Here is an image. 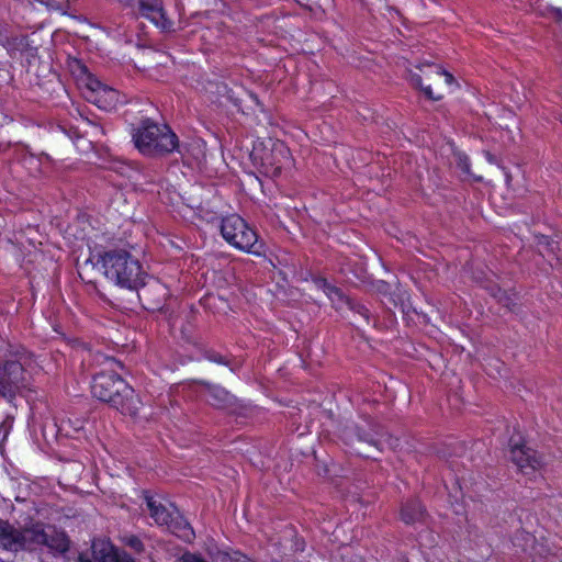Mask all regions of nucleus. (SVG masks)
I'll list each match as a JSON object with an SVG mask.
<instances>
[{
    "label": "nucleus",
    "mask_w": 562,
    "mask_h": 562,
    "mask_svg": "<svg viewBox=\"0 0 562 562\" xmlns=\"http://www.w3.org/2000/svg\"><path fill=\"white\" fill-rule=\"evenodd\" d=\"M44 544L53 551L64 553L69 548L65 532L52 526L44 527L41 522H32L23 529L8 521L0 520V548L10 551L32 549Z\"/></svg>",
    "instance_id": "f257e3e1"
},
{
    "label": "nucleus",
    "mask_w": 562,
    "mask_h": 562,
    "mask_svg": "<svg viewBox=\"0 0 562 562\" xmlns=\"http://www.w3.org/2000/svg\"><path fill=\"white\" fill-rule=\"evenodd\" d=\"M91 392L94 397L121 411L122 414L135 416L139 409V400L124 380L115 373H98L92 381Z\"/></svg>",
    "instance_id": "f03ea898"
},
{
    "label": "nucleus",
    "mask_w": 562,
    "mask_h": 562,
    "mask_svg": "<svg viewBox=\"0 0 562 562\" xmlns=\"http://www.w3.org/2000/svg\"><path fill=\"white\" fill-rule=\"evenodd\" d=\"M104 276L115 284L136 289L144 284L145 273L137 259L125 250H113L101 257Z\"/></svg>",
    "instance_id": "7ed1b4c3"
},
{
    "label": "nucleus",
    "mask_w": 562,
    "mask_h": 562,
    "mask_svg": "<svg viewBox=\"0 0 562 562\" xmlns=\"http://www.w3.org/2000/svg\"><path fill=\"white\" fill-rule=\"evenodd\" d=\"M136 148L146 156H161L178 147L176 134L167 126L150 120L142 121L133 133Z\"/></svg>",
    "instance_id": "20e7f679"
},
{
    "label": "nucleus",
    "mask_w": 562,
    "mask_h": 562,
    "mask_svg": "<svg viewBox=\"0 0 562 562\" xmlns=\"http://www.w3.org/2000/svg\"><path fill=\"white\" fill-rule=\"evenodd\" d=\"M34 370V360L25 352L5 360L0 366V395L11 401L27 386Z\"/></svg>",
    "instance_id": "39448f33"
},
{
    "label": "nucleus",
    "mask_w": 562,
    "mask_h": 562,
    "mask_svg": "<svg viewBox=\"0 0 562 562\" xmlns=\"http://www.w3.org/2000/svg\"><path fill=\"white\" fill-rule=\"evenodd\" d=\"M69 67L72 74L77 76L80 83L86 87L85 97L88 101L106 111L116 108L120 103V94L116 90L102 83L77 59L70 61Z\"/></svg>",
    "instance_id": "423d86ee"
},
{
    "label": "nucleus",
    "mask_w": 562,
    "mask_h": 562,
    "mask_svg": "<svg viewBox=\"0 0 562 562\" xmlns=\"http://www.w3.org/2000/svg\"><path fill=\"white\" fill-rule=\"evenodd\" d=\"M221 233L224 239L237 249L255 255L261 254L256 232L240 216L233 214L223 218Z\"/></svg>",
    "instance_id": "0eeeda50"
},
{
    "label": "nucleus",
    "mask_w": 562,
    "mask_h": 562,
    "mask_svg": "<svg viewBox=\"0 0 562 562\" xmlns=\"http://www.w3.org/2000/svg\"><path fill=\"white\" fill-rule=\"evenodd\" d=\"M144 498L150 516L157 525L167 527L172 533L186 541H190L192 539V529L180 518L176 508H168L154 496H149L147 494H145Z\"/></svg>",
    "instance_id": "6e6552de"
},
{
    "label": "nucleus",
    "mask_w": 562,
    "mask_h": 562,
    "mask_svg": "<svg viewBox=\"0 0 562 562\" xmlns=\"http://www.w3.org/2000/svg\"><path fill=\"white\" fill-rule=\"evenodd\" d=\"M124 8L148 19L157 27L168 31L171 22L167 19L160 0H117Z\"/></svg>",
    "instance_id": "1a4fd4ad"
},
{
    "label": "nucleus",
    "mask_w": 562,
    "mask_h": 562,
    "mask_svg": "<svg viewBox=\"0 0 562 562\" xmlns=\"http://www.w3.org/2000/svg\"><path fill=\"white\" fill-rule=\"evenodd\" d=\"M282 151V145L277 149H271L263 142H256L249 156L254 165L261 168L262 172L268 176H277L282 168L277 155Z\"/></svg>",
    "instance_id": "9d476101"
},
{
    "label": "nucleus",
    "mask_w": 562,
    "mask_h": 562,
    "mask_svg": "<svg viewBox=\"0 0 562 562\" xmlns=\"http://www.w3.org/2000/svg\"><path fill=\"white\" fill-rule=\"evenodd\" d=\"M510 459L525 475H532L543 465L542 458L536 451L515 442L510 446Z\"/></svg>",
    "instance_id": "9b49d317"
},
{
    "label": "nucleus",
    "mask_w": 562,
    "mask_h": 562,
    "mask_svg": "<svg viewBox=\"0 0 562 562\" xmlns=\"http://www.w3.org/2000/svg\"><path fill=\"white\" fill-rule=\"evenodd\" d=\"M513 543L515 547L528 552L531 562H539L544 558V553H547L544 544L537 542L536 538L526 531L517 533Z\"/></svg>",
    "instance_id": "f8f14e48"
},
{
    "label": "nucleus",
    "mask_w": 562,
    "mask_h": 562,
    "mask_svg": "<svg viewBox=\"0 0 562 562\" xmlns=\"http://www.w3.org/2000/svg\"><path fill=\"white\" fill-rule=\"evenodd\" d=\"M93 558L99 562H120L121 551L106 539H97L92 542Z\"/></svg>",
    "instance_id": "ddd939ff"
},
{
    "label": "nucleus",
    "mask_w": 562,
    "mask_h": 562,
    "mask_svg": "<svg viewBox=\"0 0 562 562\" xmlns=\"http://www.w3.org/2000/svg\"><path fill=\"white\" fill-rule=\"evenodd\" d=\"M313 284L315 289L324 292L337 311H341L345 306H349V301L344 296L341 291L328 284L326 280L316 279L313 281Z\"/></svg>",
    "instance_id": "4468645a"
},
{
    "label": "nucleus",
    "mask_w": 562,
    "mask_h": 562,
    "mask_svg": "<svg viewBox=\"0 0 562 562\" xmlns=\"http://www.w3.org/2000/svg\"><path fill=\"white\" fill-rule=\"evenodd\" d=\"M207 401L215 407L229 408L235 398L225 389L214 385L207 390Z\"/></svg>",
    "instance_id": "2eb2a0df"
},
{
    "label": "nucleus",
    "mask_w": 562,
    "mask_h": 562,
    "mask_svg": "<svg viewBox=\"0 0 562 562\" xmlns=\"http://www.w3.org/2000/svg\"><path fill=\"white\" fill-rule=\"evenodd\" d=\"M402 519L406 524H414L423 516V508L419 503L412 502L406 504L402 509Z\"/></svg>",
    "instance_id": "dca6fc26"
},
{
    "label": "nucleus",
    "mask_w": 562,
    "mask_h": 562,
    "mask_svg": "<svg viewBox=\"0 0 562 562\" xmlns=\"http://www.w3.org/2000/svg\"><path fill=\"white\" fill-rule=\"evenodd\" d=\"M412 81H413V83H414L416 87H420V88H422V90L424 91V93H425V95H426L427 98H429V99H431V100H436V101H437V100H440V99L442 98V94H440V93H439V94H435V93L432 92V89H431V87H430V86H426V87H424V86L422 85V79H420V77H419L418 75H414V76L412 77Z\"/></svg>",
    "instance_id": "f3484780"
},
{
    "label": "nucleus",
    "mask_w": 562,
    "mask_h": 562,
    "mask_svg": "<svg viewBox=\"0 0 562 562\" xmlns=\"http://www.w3.org/2000/svg\"><path fill=\"white\" fill-rule=\"evenodd\" d=\"M542 14L558 23L562 22V8L548 5Z\"/></svg>",
    "instance_id": "a211bd4d"
},
{
    "label": "nucleus",
    "mask_w": 562,
    "mask_h": 562,
    "mask_svg": "<svg viewBox=\"0 0 562 562\" xmlns=\"http://www.w3.org/2000/svg\"><path fill=\"white\" fill-rule=\"evenodd\" d=\"M539 246H546L548 248L549 252H552L555 255V251H561L560 246L558 243L550 240L546 236H541L539 239Z\"/></svg>",
    "instance_id": "6ab92c4d"
},
{
    "label": "nucleus",
    "mask_w": 562,
    "mask_h": 562,
    "mask_svg": "<svg viewBox=\"0 0 562 562\" xmlns=\"http://www.w3.org/2000/svg\"><path fill=\"white\" fill-rule=\"evenodd\" d=\"M176 562H207L205 561L201 555L192 553V552H184L181 554Z\"/></svg>",
    "instance_id": "aec40b11"
},
{
    "label": "nucleus",
    "mask_w": 562,
    "mask_h": 562,
    "mask_svg": "<svg viewBox=\"0 0 562 562\" xmlns=\"http://www.w3.org/2000/svg\"><path fill=\"white\" fill-rule=\"evenodd\" d=\"M124 541L128 547H131L132 549H134L138 552L143 550V544H142L140 540L135 536L126 537L124 539Z\"/></svg>",
    "instance_id": "412c9836"
},
{
    "label": "nucleus",
    "mask_w": 562,
    "mask_h": 562,
    "mask_svg": "<svg viewBox=\"0 0 562 562\" xmlns=\"http://www.w3.org/2000/svg\"><path fill=\"white\" fill-rule=\"evenodd\" d=\"M458 166L462 169L463 172H469V158L465 155L458 154Z\"/></svg>",
    "instance_id": "4be33fe9"
},
{
    "label": "nucleus",
    "mask_w": 562,
    "mask_h": 562,
    "mask_svg": "<svg viewBox=\"0 0 562 562\" xmlns=\"http://www.w3.org/2000/svg\"><path fill=\"white\" fill-rule=\"evenodd\" d=\"M356 436H357L359 442H367L372 446H375V443H376L375 439L370 434L358 432Z\"/></svg>",
    "instance_id": "5701e85b"
},
{
    "label": "nucleus",
    "mask_w": 562,
    "mask_h": 562,
    "mask_svg": "<svg viewBox=\"0 0 562 562\" xmlns=\"http://www.w3.org/2000/svg\"><path fill=\"white\" fill-rule=\"evenodd\" d=\"M75 145L78 147L79 150L81 151H87L91 148V142L90 140H86V139H78L77 143H75Z\"/></svg>",
    "instance_id": "b1692460"
},
{
    "label": "nucleus",
    "mask_w": 562,
    "mask_h": 562,
    "mask_svg": "<svg viewBox=\"0 0 562 562\" xmlns=\"http://www.w3.org/2000/svg\"><path fill=\"white\" fill-rule=\"evenodd\" d=\"M87 124L90 125V127H91L90 132L86 131L87 134H89V135H91L93 137H95L98 134H103V130L99 125L92 124L90 122H87Z\"/></svg>",
    "instance_id": "393cba45"
},
{
    "label": "nucleus",
    "mask_w": 562,
    "mask_h": 562,
    "mask_svg": "<svg viewBox=\"0 0 562 562\" xmlns=\"http://www.w3.org/2000/svg\"><path fill=\"white\" fill-rule=\"evenodd\" d=\"M436 74H437L438 76H440V77H443V78H445V82H446V85H448V86L452 85V83H453V81H454V79H453L452 75H450V74H448V72H446V71L438 70Z\"/></svg>",
    "instance_id": "a878e982"
},
{
    "label": "nucleus",
    "mask_w": 562,
    "mask_h": 562,
    "mask_svg": "<svg viewBox=\"0 0 562 562\" xmlns=\"http://www.w3.org/2000/svg\"><path fill=\"white\" fill-rule=\"evenodd\" d=\"M120 562H136L133 558H131L125 552H121L120 554Z\"/></svg>",
    "instance_id": "bb28decb"
},
{
    "label": "nucleus",
    "mask_w": 562,
    "mask_h": 562,
    "mask_svg": "<svg viewBox=\"0 0 562 562\" xmlns=\"http://www.w3.org/2000/svg\"><path fill=\"white\" fill-rule=\"evenodd\" d=\"M358 313H359L361 316H363L366 319H368V317H369V311H368L366 307H363V306L359 307Z\"/></svg>",
    "instance_id": "cd10ccee"
},
{
    "label": "nucleus",
    "mask_w": 562,
    "mask_h": 562,
    "mask_svg": "<svg viewBox=\"0 0 562 562\" xmlns=\"http://www.w3.org/2000/svg\"><path fill=\"white\" fill-rule=\"evenodd\" d=\"M79 562H93V561H91L90 559H88V558H86L85 555L81 554L79 557Z\"/></svg>",
    "instance_id": "c85d7f7f"
},
{
    "label": "nucleus",
    "mask_w": 562,
    "mask_h": 562,
    "mask_svg": "<svg viewBox=\"0 0 562 562\" xmlns=\"http://www.w3.org/2000/svg\"><path fill=\"white\" fill-rule=\"evenodd\" d=\"M486 158H487V160H488L490 162H493V161H494V159H493L492 155H491V154H488V153H486Z\"/></svg>",
    "instance_id": "c756f323"
},
{
    "label": "nucleus",
    "mask_w": 562,
    "mask_h": 562,
    "mask_svg": "<svg viewBox=\"0 0 562 562\" xmlns=\"http://www.w3.org/2000/svg\"><path fill=\"white\" fill-rule=\"evenodd\" d=\"M557 261L562 265V254L557 255Z\"/></svg>",
    "instance_id": "7c9ffc66"
},
{
    "label": "nucleus",
    "mask_w": 562,
    "mask_h": 562,
    "mask_svg": "<svg viewBox=\"0 0 562 562\" xmlns=\"http://www.w3.org/2000/svg\"><path fill=\"white\" fill-rule=\"evenodd\" d=\"M356 452L359 453V454H363V452L360 449H357ZM364 456L366 457H370L369 454H366V453H364Z\"/></svg>",
    "instance_id": "2f4dec72"
}]
</instances>
